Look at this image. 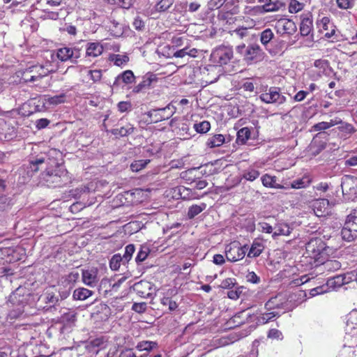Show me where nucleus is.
I'll return each instance as SVG.
<instances>
[{"mask_svg": "<svg viewBox=\"0 0 357 357\" xmlns=\"http://www.w3.org/2000/svg\"><path fill=\"white\" fill-rule=\"evenodd\" d=\"M178 193L180 195V197L183 199H190L191 195V190L189 188H187L184 186H180L178 188Z\"/></svg>", "mask_w": 357, "mask_h": 357, "instance_id": "obj_52", "label": "nucleus"}, {"mask_svg": "<svg viewBox=\"0 0 357 357\" xmlns=\"http://www.w3.org/2000/svg\"><path fill=\"white\" fill-rule=\"evenodd\" d=\"M246 280L248 282L257 284L259 282V278L254 273V272H249L246 275Z\"/></svg>", "mask_w": 357, "mask_h": 357, "instance_id": "obj_59", "label": "nucleus"}, {"mask_svg": "<svg viewBox=\"0 0 357 357\" xmlns=\"http://www.w3.org/2000/svg\"><path fill=\"white\" fill-rule=\"evenodd\" d=\"M82 280L84 284L89 287H94L99 281L98 270L97 268L83 269L82 273Z\"/></svg>", "mask_w": 357, "mask_h": 357, "instance_id": "obj_8", "label": "nucleus"}, {"mask_svg": "<svg viewBox=\"0 0 357 357\" xmlns=\"http://www.w3.org/2000/svg\"><path fill=\"white\" fill-rule=\"evenodd\" d=\"M341 186L343 192L356 194L357 177L350 175L344 176L342 178Z\"/></svg>", "mask_w": 357, "mask_h": 357, "instance_id": "obj_11", "label": "nucleus"}, {"mask_svg": "<svg viewBox=\"0 0 357 357\" xmlns=\"http://www.w3.org/2000/svg\"><path fill=\"white\" fill-rule=\"evenodd\" d=\"M243 324V321L241 319L240 316H234L230 318L227 322L225 323V332L227 330L235 328Z\"/></svg>", "mask_w": 357, "mask_h": 357, "instance_id": "obj_27", "label": "nucleus"}, {"mask_svg": "<svg viewBox=\"0 0 357 357\" xmlns=\"http://www.w3.org/2000/svg\"><path fill=\"white\" fill-rule=\"evenodd\" d=\"M325 244L321 238H312L305 245L307 257L317 259L324 250Z\"/></svg>", "mask_w": 357, "mask_h": 357, "instance_id": "obj_5", "label": "nucleus"}, {"mask_svg": "<svg viewBox=\"0 0 357 357\" xmlns=\"http://www.w3.org/2000/svg\"><path fill=\"white\" fill-rule=\"evenodd\" d=\"M46 100H47V103H49L50 105H59V104H61V103H63L65 102L66 95L64 93H61L58 96L48 97L46 99Z\"/></svg>", "mask_w": 357, "mask_h": 357, "instance_id": "obj_41", "label": "nucleus"}, {"mask_svg": "<svg viewBox=\"0 0 357 357\" xmlns=\"http://www.w3.org/2000/svg\"><path fill=\"white\" fill-rule=\"evenodd\" d=\"M135 128L130 123H127L124 126H121L120 128H115L112 130V133L116 136L126 137L134 132Z\"/></svg>", "mask_w": 357, "mask_h": 357, "instance_id": "obj_21", "label": "nucleus"}, {"mask_svg": "<svg viewBox=\"0 0 357 357\" xmlns=\"http://www.w3.org/2000/svg\"><path fill=\"white\" fill-rule=\"evenodd\" d=\"M93 294V292L91 290L84 287H79L74 291L73 297L75 300L84 301L92 296Z\"/></svg>", "mask_w": 357, "mask_h": 357, "instance_id": "obj_20", "label": "nucleus"}, {"mask_svg": "<svg viewBox=\"0 0 357 357\" xmlns=\"http://www.w3.org/2000/svg\"><path fill=\"white\" fill-rule=\"evenodd\" d=\"M275 28L277 33L281 35H292L297 30L296 24L291 20L286 18L278 20L275 23Z\"/></svg>", "mask_w": 357, "mask_h": 357, "instance_id": "obj_6", "label": "nucleus"}, {"mask_svg": "<svg viewBox=\"0 0 357 357\" xmlns=\"http://www.w3.org/2000/svg\"><path fill=\"white\" fill-rule=\"evenodd\" d=\"M131 107V104L129 102H120L118 104L119 110L121 112L128 111Z\"/></svg>", "mask_w": 357, "mask_h": 357, "instance_id": "obj_64", "label": "nucleus"}, {"mask_svg": "<svg viewBox=\"0 0 357 357\" xmlns=\"http://www.w3.org/2000/svg\"><path fill=\"white\" fill-rule=\"evenodd\" d=\"M355 273L356 271L348 272L343 274V280L345 284H348L351 282H355Z\"/></svg>", "mask_w": 357, "mask_h": 357, "instance_id": "obj_58", "label": "nucleus"}, {"mask_svg": "<svg viewBox=\"0 0 357 357\" xmlns=\"http://www.w3.org/2000/svg\"><path fill=\"white\" fill-rule=\"evenodd\" d=\"M277 297L268 300L265 304V309L268 311L275 308H280V305L275 303Z\"/></svg>", "mask_w": 357, "mask_h": 357, "instance_id": "obj_54", "label": "nucleus"}, {"mask_svg": "<svg viewBox=\"0 0 357 357\" xmlns=\"http://www.w3.org/2000/svg\"><path fill=\"white\" fill-rule=\"evenodd\" d=\"M243 337L242 334H239L236 331L230 332L228 334H225V346L235 342Z\"/></svg>", "mask_w": 357, "mask_h": 357, "instance_id": "obj_35", "label": "nucleus"}, {"mask_svg": "<svg viewBox=\"0 0 357 357\" xmlns=\"http://www.w3.org/2000/svg\"><path fill=\"white\" fill-rule=\"evenodd\" d=\"M42 176L47 185L50 188L61 187L68 181L67 172L61 169L50 171L46 169Z\"/></svg>", "mask_w": 357, "mask_h": 357, "instance_id": "obj_1", "label": "nucleus"}, {"mask_svg": "<svg viewBox=\"0 0 357 357\" xmlns=\"http://www.w3.org/2000/svg\"><path fill=\"white\" fill-rule=\"evenodd\" d=\"M248 29L246 28H238L236 29L233 31H229L228 34L229 36H234V34H237V39H242L243 37L247 36Z\"/></svg>", "mask_w": 357, "mask_h": 357, "instance_id": "obj_47", "label": "nucleus"}, {"mask_svg": "<svg viewBox=\"0 0 357 357\" xmlns=\"http://www.w3.org/2000/svg\"><path fill=\"white\" fill-rule=\"evenodd\" d=\"M264 247L260 242H254L248 253V257H256L260 255Z\"/></svg>", "mask_w": 357, "mask_h": 357, "instance_id": "obj_25", "label": "nucleus"}, {"mask_svg": "<svg viewBox=\"0 0 357 357\" xmlns=\"http://www.w3.org/2000/svg\"><path fill=\"white\" fill-rule=\"evenodd\" d=\"M156 81V77L155 75L149 74L144 77L142 82L138 84L135 88L133 91L136 93H139L143 91L145 89L149 88L153 82Z\"/></svg>", "mask_w": 357, "mask_h": 357, "instance_id": "obj_18", "label": "nucleus"}, {"mask_svg": "<svg viewBox=\"0 0 357 357\" xmlns=\"http://www.w3.org/2000/svg\"><path fill=\"white\" fill-rule=\"evenodd\" d=\"M174 0H160L155 6L156 10L165 12L174 3Z\"/></svg>", "mask_w": 357, "mask_h": 357, "instance_id": "obj_36", "label": "nucleus"}, {"mask_svg": "<svg viewBox=\"0 0 357 357\" xmlns=\"http://www.w3.org/2000/svg\"><path fill=\"white\" fill-rule=\"evenodd\" d=\"M51 161L50 158L45 157H40L36 158L33 160L29 162L28 169V174L31 172L32 173L37 172L39 170V166L45 164L46 166L50 165V162Z\"/></svg>", "mask_w": 357, "mask_h": 357, "instance_id": "obj_16", "label": "nucleus"}, {"mask_svg": "<svg viewBox=\"0 0 357 357\" xmlns=\"http://www.w3.org/2000/svg\"><path fill=\"white\" fill-rule=\"evenodd\" d=\"M34 68H37V67L29 68L26 70L23 74V79L26 82H33L35 81L40 79L42 77L47 76L50 70L45 69L43 66H40V70H43V73H38V74L32 75L34 72Z\"/></svg>", "mask_w": 357, "mask_h": 357, "instance_id": "obj_13", "label": "nucleus"}, {"mask_svg": "<svg viewBox=\"0 0 357 357\" xmlns=\"http://www.w3.org/2000/svg\"><path fill=\"white\" fill-rule=\"evenodd\" d=\"M156 346L157 343L155 342L142 341L137 344L136 347L139 351H150Z\"/></svg>", "mask_w": 357, "mask_h": 357, "instance_id": "obj_32", "label": "nucleus"}, {"mask_svg": "<svg viewBox=\"0 0 357 357\" xmlns=\"http://www.w3.org/2000/svg\"><path fill=\"white\" fill-rule=\"evenodd\" d=\"M126 264V263H124L123 258L121 257V255L120 254H116L112 256V259L109 261V266L112 270L113 271H117L121 264Z\"/></svg>", "mask_w": 357, "mask_h": 357, "instance_id": "obj_29", "label": "nucleus"}, {"mask_svg": "<svg viewBox=\"0 0 357 357\" xmlns=\"http://www.w3.org/2000/svg\"><path fill=\"white\" fill-rule=\"evenodd\" d=\"M161 303L164 306H168L169 310L171 311L176 310L178 307L177 303L168 297H164L162 298Z\"/></svg>", "mask_w": 357, "mask_h": 357, "instance_id": "obj_50", "label": "nucleus"}, {"mask_svg": "<svg viewBox=\"0 0 357 357\" xmlns=\"http://www.w3.org/2000/svg\"><path fill=\"white\" fill-rule=\"evenodd\" d=\"M50 123V121L47 119H40L36 121V127L38 129L46 128Z\"/></svg>", "mask_w": 357, "mask_h": 357, "instance_id": "obj_63", "label": "nucleus"}, {"mask_svg": "<svg viewBox=\"0 0 357 357\" xmlns=\"http://www.w3.org/2000/svg\"><path fill=\"white\" fill-rule=\"evenodd\" d=\"M146 309V304L145 303H135L132 305V310L138 312L142 313Z\"/></svg>", "mask_w": 357, "mask_h": 357, "instance_id": "obj_56", "label": "nucleus"}, {"mask_svg": "<svg viewBox=\"0 0 357 357\" xmlns=\"http://www.w3.org/2000/svg\"><path fill=\"white\" fill-rule=\"evenodd\" d=\"M104 344H105V342L102 339L96 338L95 340H91L88 347H92V348H98V347L102 348L104 347Z\"/></svg>", "mask_w": 357, "mask_h": 357, "instance_id": "obj_60", "label": "nucleus"}, {"mask_svg": "<svg viewBox=\"0 0 357 357\" xmlns=\"http://www.w3.org/2000/svg\"><path fill=\"white\" fill-rule=\"evenodd\" d=\"M274 33L271 29L264 30L260 34V41L264 46L267 45L268 43L273 38Z\"/></svg>", "mask_w": 357, "mask_h": 357, "instance_id": "obj_30", "label": "nucleus"}, {"mask_svg": "<svg viewBox=\"0 0 357 357\" xmlns=\"http://www.w3.org/2000/svg\"><path fill=\"white\" fill-rule=\"evenodd\" d=\"M317 26L321 32L326 31L324 33L325 37L329 38L335 33V29L333 23L327 17H324L318 23Z\"/></svg>", "mask_w": 357, "mask_h": 357, "instance_id": "obj_14", "label": "nucleus"}, {"mask_svg": "<svg viewBox=\"0 0 357 357\" xmlns=\"http://www.w3.org/2000/svg\"><path fill=\"white\" fill-rule=\"evenodd\" d=\"M135 252V246L132 244L128 245L125 248V253L122 258H123L124 263H128L132 258L133 253Z\"/></svg>", "mask_w": 357, "mask_h": 357, "instance_id": "obj_42", "label": "nucleus"}, {"mask_svg": "<svg viewBox=\"0 0 357 357\" xmlns=\"http://www.w3.org/2000/svg\"><path fill=\"white\" fill-rule=\"evenodd\" d=\"M284 4L280 1H276L273 3H268L264 4L262 8L264 12H274L279 10L281 8H283Z\"/></svg>", "mask_w": 357, "mask_h": 357, "instance_id": "obj_31", "label": "nucleus"}, {"mask_svg": "<svg viewBox=\"0 0 357 357\" xmlns=\"http://www.w3.org/2000/svg\"><path fill=\"white\" fill-rule=\"evenodd\" d=\"M338 129L340 132H344L345 134H352L355 132L356 130L354 129V126L348 123H344L343 121L340 124V126L338 127Z\"/></svg>", "mask_w": 357, "mask_h": 357, "instance_id": "obj_46", "label": "nucleus"}, {"mask_svg": "<svg viewBox=\"0 0 357 357\" xmlns=\"http://www.w3.org/2000/svg\"><path fill=\"white\" fill-rule=\"evenodd\" d=\"M291 186L292 188L299 189L305 188L306 184L303 179H297L291 183Z\"/></svg>", "mask_w": 357, "mask_h": 357, "instance_id": "obj_62", "label": "nucleus"}, {"mask_svg": "<svg viewBox=\"0 0 357 357\" xmlns=\"http://www.w3.org/2000/svg\"><path fill=\"white\" fill-rule=\"evenodd\" d=\"M336 3L338 8L347 10L354 6L355 0H336Z\"/></svg>", "mask_w": 357, "mask_h": 357, "instance_id": "obj_44", "label": "nucleus"}, {"mask_svg": "<svg viewBox=\"0 0 357 357\" xmlns=\"http://www.w3.org/2000/svg\"><path fill=\"white\" fill-rule=\"evenodd\" d=\"M250 130L248 128H243L236 133V142L242 144H245L250 137Z\"/></svg>", "mask_w": 357, "mask_h": 357, "instance_id": "obj_24", "label": "nucleus"}, {"mask_svg": "<svg viewBox=\"0 0 357 357\" xmlns=\"http://www.w3.org/2000/svg\"><path fill=\"white\" fill-rule=\"evenodd\" d=\"M259 176V171L256 170V169H248V171H246L245 173H244V178L248 180V181H252L254 180H255L257 178H258V176Z\"/></svg>", "mask_w": 357, "mask_h": 357, "instance_id": "obj_51", "label": "nucleus"}, {"mask_svg": "<svg viewBox=\"0 0 357 357\" xmlns=\"http://www.w3.org/2000/svg\"><path fill=\"white\" fill-rule=\"evenodd\" d=\"M149 252V251L147 248H141L135 258L136 262L139 263L144 261L147 258Z\"/></svg>", "mask_w": 357, "mask_h": 357, "instance_id": "obj_49", "label": "nucleus"}, {"mask_svg": "<svg viewBox=\"0 0 357 357\" xmlns=\"http://www.w3.org/2000/svg\"><path fill=\"white\" fill-rule=\"evenodd\" d=\"M268 337L271 339L282 340L283 336L281 331L278 329L273 328L268 331Z\"/></svg>", "mask_w": 357, "mask_h": 357, "instance_id": "obj_53", "label": "nucleus"}, {"mask_svg": "<svg viewBox=\"0 0 357 357\" xmlns=\"http://www.w3.org/2000/svg\"><path fill=\"white\" fill-rule=\"evenodd\" d=\"M79 275L77 272H72L66 277V281L69 284H74L79 278Z\"/></svg>", "mask_w": 357, "mask_h": 357, "instance_id": "obj_61", "label": "nucleus"}, {"mask_svg": "<svg viewBox=\"0 0 357 357\" xmlns=\"http://www.w3.org/2000/svg\"><path fill=\"white\" fill-rule=\"evenodd\" d=\"M261 183L264 186L267 188H275V189H282L284 186L278 183L277 177L275 176H271L268 174L263 175L261 178Z\"/></svg>", "mask_w": 357, "mask_h": 357, "instance_id": "obj_17", "label": "nucleus"}, {"mask_svg": "<svg viewBox=\"0 0 357 357\" xmlns=\"http://www.w3.org/2000/svg\"><path fill=\"white\" fill-rule=\"evenodd\" d=\"M241 293L242 290L238 287H236L234 289H229L227 291V295L231 300H237Z\"/></svg>", "mask_w": 357, "mask_h": 357, "instance_id": "obj_48", "label": "nucleus"}, {"mask_svg": "<svg viewBox=\"0 0 357 357\" xmlns=\"http://www.w3.org/2000/svg\"><path fill=\"white\" fill-rule=\"evenodd\" d=\"M346 225L353 229L354 234H357V208L354 209L348 216L346 220Z\"/></svg>", "mask_w": 357, "mask_h": 357, "instance_id": "obj_23", "label": "nucleus"}, {"mask_svg": "<svg viewBox=\"0 0 357 357\" xmlns=\"http://www.w3.org/2000/svg\"><path fill=\"white\" fill-rule=\"evenodd\" d=\"M241 71L240 66L237 63H226L225 61V73L233 75Z\"/></svg>", "mask_w": 357, "mask_h": 357, "instance_id": "obj_34", "label": "nucleus"}, {"mask_svg": "<svg viewBox=\"0 0 357 357\" xmlns=\"http://www.w3.org/2000/svg\"><path fill=\"white\" fill-rule=\"evenodd\" d=\"M88 75L93 82H98L101 79L102 71L100 70H89Z\"/></svg>", "mask_w": 357, "mask_h": 357, "instance_id": "obj_55", "label": "nucleus"}, {"mask_svg": "<svg viewBox=\"0 0 357 357\" xmlns=\"http://www.w3.org/2000/svg\"><path fill=\"white\" fill-rule=\"evenodd\" d=\"M314 211L318 217H325L331 213L329 202L322 199L316 200L314 203Z\"/></svg>", "mask_w": 357, "mask_h": 357, "instance_id": "obj_12", "label": "nucleus"}, {"mask_svg": "<svg viewBox=\"0 0 357 357\" xmlns=\"http://www.w3.org/2000/svg\"><path fill=\"white\" fill-rule=\"evenodd\" d=\"M330 128L331 127H330V125L328 124V123L325 122V121L319 122L313 126V129L315 131L324 130H327Z\"/></svg>", "mask_w": 357, "mask_h": 357, "instance_id": "obj_57", "label": "nucleus"}, {"mask_svg": "<svg viewBox=\"0 0 357 357\" xmlns=\"http://www.w3.org/2000/svg\"><path fill=\"white\" fill-rule=\"evenodd\" d=\"M134 289L137 294L145 298H152L153 289L151 282L147 281H140L134 285Z\"/></svg>", "mask_w": 357, "mask_h": 357, "instance_id": "obj_10", "label": "nucleus"}, {"mask_svg": "<svg viewBox=\"0 0 357 357\" xmlns=\"http://www.w3.org/2000/svg\"><path fill=\"white\" fill-rule=\"evenodd\" d=\"M149 162V160H140L137 161H135L130 165V168L132 172H139L142 169L144 168L146 165Z\"/></svg>", "mask_w": 357, "mask_h": 357, "instance_id": "obj_45", "label": "nucleus"}, {"mask_svg": "<svg viewBox=\"0 0 357 357\" xmlns=\"http://www.w3.org/2000/svg\"><path fill=\"white\" fill-rule=\"evenodd\" d=\"M121 79L122 81L126 84H130L133 82L135 79V76L131 70H126L122 74H121L118 77L117 79Z\"/></svg>", "mask_w": 357, "mask_h": 357, "instance_id": "obj_40", "label": "nucleus"}, {"mask_svg": "<svg viewBox=\"0 0 357 357\" xmlns=\"http://www.w3.org/2000/svg\"><path fill=\"white\" fill-rule=\"evenodd\" d=\"M111 60L114 61V64L121 66V65L126 63L129 58L126 55L114 54L111 57Z\"/></svg>", "mask_w": 357, "mask_h": 357, "instance_id": "obj_43", "label": "nucleus"}, {"mask_svg": "<svg viewBox=\"0 0 357 357\" xmlns=\"http://www.w3.org/2000/svg\"><path fill=\"white\" fill-rule=\"evenodd\" d=\"M278 316V313L275 312L261 313L257 317V322L259 324H265L273 317Z\"/></svg>", "mask_w": 357, "mask_h": 357, "instance_id": "obj_28", "label": "nucleus"}, {"mask_svg": "<svg viewBox=\"0 0 357 357\" xmlns=\"http://www.w3.org/2000/svg\"><path fill=\"white\" fill-rule=\"evenodd\" d=\"M261 101L266 103L282 105L286 101V97L280 93L279 89L271 87L267 92L260 95Z\"/></svg>", "mask_w": 357, "mask_h": 357, "instance_id": "obj_4", "label": "nucleus"}, {"mask_svg": "<svg viewBox=\"0 0 357 357\" xmlns=\"http://www.w3.org/2000/svg\"><path fill=\"white\" fill-rule=\"evenodd\" d=\"M208 145L211 147H217L223 144V136L220 134L215 135L208 141Z\"/></svg>", "mask_w": 357, "mask_h": 357, "instance_id": "obj_38", "label": "nucleus"}, {"mask_svg": "<svg viewBox=\"0 0 357 357\" xmlns=\"http://www.w3.org/2000/svg\"><path fill=\"white\" fill-rule=\"evenodd\" d=\"M103 52V47L99 43H90L88 44L86 54L88 56L97 57Z\"/></svg>", "mask_w": 357, "mask_h": 357, "instance_id": "obj_19", "label": "nucleus"}, {"mask_svg": "<svg viewBox=\"0 0 357 357\" xmlns=\"http://www.w3.org/2000/svg\"><path fill=\"white\" fill-rule=\"evenodd\" d=\"M292 228L284 222L278 223L275 227L273 236H289L291 232Z\"/></svg>", "mask_w": 357, "mask_h": 357, "instance_id": "obj_22", "label": "nucleus"}, {"mask_svg": "<svg viewBox=\"0 0 357 357\" xmlns=\"http://www.w3.org/2000/svg\"><path fill=\"white\" fill-rule=\"evenodd\" d=\"M342 236L344 240L351 241L357 237V234H354L353 229H350V227H347L345 225L341 231Z\"/></svg>", "mask_w": 357, "mask_h": 357, "instance_id": "obj_37", "label": "nucleus"}, {"mask_svg": "<svg viewBox=\"0 0 357 357\" xmlns=\"http://www.w3.org/2000/svg\"><path fill=\"white\" fill-rule=\"evenodd\" d=\"M58 59L61 61H66L70 59H76L80 57V50L78 48H70L68 47H61L57 50L56 53Z\"/></svg>", "mask_w": 357, "mask_h": 357, "instance_id": "obj_9", "label": "nucleus"}, {"mask_svg": "<svg viewBox=\"0 0 357 357\" xmlns=\"http://www.w3.org/2000/svg\"><path fill=\"white\" fill-rule=\"evenodd\" d=\"M174 107L168 105L163 108L150 110L146 114L150 118V123H158L169 119L174 114Z\"/></svg>", "mask_w": 357, "mask_h": 357, "instance_id": "obj_2", "label": "nucleus"}, {"mask_svg": "<svg viewBox=\"0 0 357 357\" xmlns=\"http://www.w3.org/2000/svg\"><path fill=\"white\" fill-rule=\"evenodd\" d=\"M304 8V4L298 0H290L289 3V12L290 13H297L302 10Z\"/></svg>", "mask_w": 357, "mask_h": 357, "instance_id": "obj_33", "label": "nucleus"}, {"mask_svg": "<svg viewBox=\"0 0 357 357\" xmlns=\"http://www.w3.org/2000/svg\"><path fill=\"white\" fill-rule=\"evenodd\" d=\"M206 208V204L205 203H202L199 205H192L188 209V217L190 219H192L204 210H205Z\"/></svg>", "mask_w": 357, "mask_h": 357, "instance_id": "obj_26", "label": "nucleus"}, {"mask_svg": "<svg viewBox=\"0 0 357 357\" xmlns=\"http://www.w3.org/2000/svg\"><path fill=\"white\" fill-rule=\"evenodd\" d=\"M313 24L312 18L309 15H303L301 17V22L300 24V32L303 36H308L312 31Z\"/></svg>", "mask_w": 357, "mask_h": 357, "instance_id": "obj_15", "label": "nucleus"}, {"mask_svg": "<svg viewBox=\"0 0 357 357\" xmlns=\"http://www.w3.org/2000/svg\"><path fill=\"white\" fill-rule=\"evenodd\" d=\"M211 128L209 122L206 121L194 124V128L199 133H206Z\"/></svg>", "mask_w": 357, "mask_h": 357, "instance_id": "obj_39", "label": "nucleus"}, {"mask_svg": "<svg viewBox=\"0 0 357 357\" xmlns=\"http://www.w3.org/2000/svg\"><path fill=\"white\" fill-rule=\"evenodd\" d=\"M264 52L257 44H252L247 47L244 54V59L248 63L258 62L263 58Z\"/></svg>", "mask_w": 357, "mask_h": 357, "instance_id": "obj_7", "label": "nucleus"}, {"mask_svg": "<svg viewBox=\"0 0 357 357\" xmlns=\"http://www.w3.org/2000/svg\"><path fill=\"white\" fill-rule=\"evenodd\" d=\"M245 247H241L239 242L234 241L225 248V254L228 261H237L243 259L245 254Z\"/></svg>", "mask_w": 357, "mask_h": 357, "instance_id": "obj_3", "label": "nucleus"}]
</instances>
